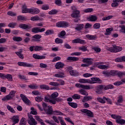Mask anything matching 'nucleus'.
Segmentation results:
<instances>
[{"label": "nucleus", "instance_id": "obj_1", "mask_svg": "<svg viewBox=\"0 0 125 125\" xmlns=\"http://www.w3.org/2000/svg\"><path fill=\"white\" fill-rule=\"evenodd\" d=\"M42 105L43 108H42L41 104H37V106L40 111H43V110H44L47 115H51V114H52V106L50 105L47 106V104H46L45 103H43Z\"/></svg>", "mask_w": 125, "mask_h": 125}, {"label": "nucleus", "instance_id": "obj_2", "mask_svg": "<svg viewBox=\"0 0 125 125\" xmlns=\"http://www.w3.org/2000/svg\"><path fill=\"white\" fill-rule=\"evenodd\" d=\"M107 50H109V51H110V52H114L116 53V52H120V51H122V50H123V48L116 45H113L111 47H107Z\"/></svg>", "mask_w": 125, "mask_h": 125}, {"label": "nucleus", "instance_id": "obj_3", "mask_svg": "<svg viewBox=\"0 0 125 125\" xmlns=\"http://www.w3.org/2000/svg\"><path fill=\"white\" fill-rule=\"evenodd\" d=\"M16 92L15 91H12L8 95L5 96L2 99V101L11 100V99L14 98Z\"/></svg>", "mask_w": 125, "mask_h": 125}, {"label": "nucleus", "instance_id": "obj_4", "mask_svg": "<svg viewBox=\"0 0 125 125\" xmlns=\"http://www.w3.org/2000/svg\"><path fill=\"white\" fill-rule=\"evenodd\" d=\"M72 10H74L73 13L71 14V17L73 18H79L80 17V11L77 10L76 6H72L71 7Z\"/></svg>", "mask_w": 125, "mask_h": 125}, {"label": "nucleus", "instance_id": "obj_5", "mask_svg": "<svg viewBox=\"0 0 125 125\" xmlns=\"http://www.w3.org/2000/svg\"><path fill=\"white\" fill-rule=\"evenodd\" d=\"M48 97H50V95H47V96H45L44 97V101L45 102H49V103H51L52 104H56V102L57 101V100L56 99H49Z\"/></svg>", "mask_w": 125, "mask_h": 125}, {"label": "nucleus", "instance_id": "obj_6", "mask_svg": "<svg viewBox=\"0 0 125 125\" xmlns=\"http://www.w3.org/2000/svg\"><path fill=\"white\" fill-rule=\"evenodd\" d=\"M28 116L29 117V119L28 120V123L29 124V125H37V123L36 121V120H35V119H34V118L33 117V116L30 114H28Z\"/></svg>", "mask_w": 125, "mask_h": 125}, {"label": "nucleus", "instance_id": "obj_7", "mask_svg": "<svg viewBox=\"0 0 125 125\" xmlns=\"http://www.w3.org/2000/svg\"><path fill=\"white\" fill-rule=\"evenodd\" d=\"M56 26L59 28H65L69 26V23L65 21H59L57 23Z\"/></svg>", "mask_w": 125, "mask_h": 125}, {"label": "nucleus", "instance_id": "obj_8", "mask_svg": "<svg viewBox=\"0 0 125 125\" xmlns=\"http://www.w3.org/2000/svg\"><path fill=\"white\" fill-rule=\"evenodd\" d=\"M102 64H103V62L97 63V67L99 69H102V70H104L105 69H109V68H110V66H109V65H104Z\"/></svg>", "mask_w": 125, "mask_h": 125}, {"label": "nucleus", "instance_id": "obj_9", "mask_svg": "<svg viewBox=\"0 0 125 125\" xmlns=\"http://www.w3.org/2000/svg\"><path fill=\"white\" fill-rule=\"evenodd\" d=\"M11 120L13 123L12 125H16V124H18L19 123V116L18 115L13 116Z\"/></svg>", "mask_w": 125, "mask_h": 125}, {"label": "nucleus", "instance_id": "obj_10", "mask_svg": "<svg viewBox=\"0 0 125 125\" xmlns=\"http://www.w3.org/2000/svg\"><path fill=\"white\" fill-rule=\"evenodd\" d=\"M20 96L25 104H26V105H29V104H31V102L26 96H25V95L21 94L20 95Z\"/></svg>", "mask_w": 125, "mask_h": 125}, {"label": "nucleus", "instance_id": "obj_11", "mask_svg": "<svg viewBox=\"0 0 125 125\" xmlns=\"http://www.w3.org/2000/svg\"><path fill=\"white\" fill-rule=\"evenodd\" d=\"M72 69V68L71 66L67 67V71H69V73L70 74L71 76H79V72L76 70H71Z\"/></svg>", "mask_w": 125, "mask_h": 125}, {"label": "nucleus", "instance_id": "obj_12", "mask_svg": "<svg viewBox=\"0 0 125 125\" xmlns=\"http://www.w3.org/2000/svg\"><path fill=\"white\" fill-rule=\"evenodd\" d=\"M98 82H100V79L97 77L91 78V80L90 79H89V83L90 84H93L94 83H96Z\"/></svg>", "mask_w": 125, "mask_h": 125}, {"label": "nucleus", "instance_id": "obj_13", "mask_svg": "<svg viewBox=\"0 0 125 125\" xmlns=\"http://www.w3.org/2000/svg\"><path fill=\"white\" fill-rule=\"evenodd\" d=\"M81 112L82 113H84V114H86L88 117H93V113H92V112L85 109H83L81 110Z\"/></svg>", "mask_w": 125, "mask_h": 125}, {"label": "nucleus", "instance_id": "obj_14", "mask_svg": "<svg viewBox=\"0 0 125 125\" xmlns=\"http://www.w3.org/2000/svg\"><path fill=\"white\" fill-rule=\"evenodd\" d=\"M73 43H80L81 44H85L86 42L85 41L80 39H75L72 41Z\"/></svg>", "mask_w": 125, "mask_h": 125}, {"label": "nucleus", "instance_id": "obj_15", "mask_svg": "<svg viewBox=\"0 0 125 125\" xmlns=\"http://www.w3.org/2000/svg\"><path fill=\"white\" fill-rule=\"evenodd\" d=\"M29 13L33 15L38 14V13H40V10L37 8H30Z\"/></svg>", "mask_w": 125, "mask_h": 125}, {"label": "nucleus", "instance_id": "obj_16", "mask_svg": "<svg viewBox=\"0 0 125 125\" xmlns=\"http://www.w3.org/2000/svg\"><path fill=\"white\" fill-rule=\"evenodd\" d=\"M18 65L19 66H22L23 67H33V64L22 62H18Z\"/></svg>", "mask_w": 125, "mask_h": 125}, {"label": "nucleus", "instance_id": "obj_17", "mask_svg": "<svg viewBox=\"0 0 125 125\" xmlns=\"http://www.w3.org/2000/svg\"><path fill=\"white\" fill-rule=\"evenodd\" d=\"M104 88V87H103V85H102L97 86L96 87V93H98V94H101V93H103L102 90H103Z\"/></svg>", "mask_w": 125, "mask_h": 125}, {"label": "nucleus", "instance_id": "obj_18", "mask_svg": "<svg viewBox=\"0 0 125 125\" xmlns=\"http://www.w3.org/2000/svg\"><path fill=\"white\" fill-rule=\"evenodd\" d=\"M92 61H93V60L91 58H85L82 61L83 63H86V64H87L89 66L92 64Z\"/></svg>", "mask_w": 125, "mask_h": 125}, {"label": "nucleus", "instance_id": "obj_19", "mask_svg": "<svg viewBox=\"0 0 125 125\" xmlns=\"http://www.w3.org/2000/svg\"><path fill=\"white\" fill-rule=\"evenodd\" d=\"M64 63L61 62H59L56 63L55 67L56 69H62V68L64 67Z\"/></svg>", "mask_w": 125, "mask_h": 125}, {"label": "nucleus", "instance_id": "obj_20", "mask_svg": "<svg viewBox=\"0 0 125 125\" xmlns=\"http://www.w3.org/2000/svg\"><path fill=\"white\" fill-rule=\"evenodd\" d=\"M54 77L56 78H60L62 79L63 78H65V73L63 72H60L58 73L55 74Z\"/></svg>", "mask_w": 125, "mask_h": 125}, {"label": "nucleus", "instance_id": "obj_21", "mask_svg": "<svg viewBox=\"0 0 125 125\" xmlns=\"http://www.w3.org/2000/svg\"><path fill=\"white\" fill-rule=\"evenodd\" d=\"M33 58L35 59H45V56L44 55H39L37 54H34L33 55Z\"/></svg>", "mask_w": 125, "mask_h": 125}, {"label": "nucleus", "instance_id": "obj_22", "mask_svg": "<svg viewBox=\"0 0 125 125\" xmlns=\"http://www.w3.org/2000/svg\"><path fill=\"white\" fill-rule=\"evenodd\" d=\"M20 28H21V29H24V30H26L27 29H31L32 27L31 26V25L29 24H20L19 25Z\"/></svg>", "mask_w": 125, "mask_h": 125}, {"label": "nucleus", "instance_id": "obj_23", "mask_svg": "<svg viewBox=\"0 0 125 125\" xmlns=\"http://www.w3.org/2000/svg\"><path fill=\"white\" fill-rule=\"evenodd\" d=\"M42 38V36L40 35H35L32 37V42H40V39Z\"/></svg>", "mask_w": 125, "mask_h": 125}, {"label": "nucleus", "instance_id": "obj_24", "mask_svg": "<svg viewBox=\"0 0 125 125\" xmlns=\"http://www.w3.org/2000/svg\"><path fill=\"white\" fill-rule=\"evenodd\" d=\"M124 0H113V2L111 4L112 7H116L119 5L118 2H122L124 1Z\"/></svg>", "mask_w": 125, "mask_h": 125}, {"label": "nucleus", "instance_id": "obj_25", "mask_svg": "<svg viewBox=\"0 0 125 125\" xmlns=\"http://www.w3.org/2000/svg\"><path fill=\"white\" fill-rule=\"evenodd\" d=\"M31 21H43V19L40 18L38 16L32 17L30 19Z\"/></svg>", "mask_w": 125, "mask_h": 125}, {"label": "nucleus", "instance_id": "obj_26", "mask_svg": "<svg viewBox=\"0 0 125 125\" xmlns=\"http://www.w3.org/2000/svg\"><path fill=\"white\" fill-rule=\"evenodd\" d=\"M93 97L91 96H84L82 100V102L85 103V102H87V101H89V100H91L93 99Z\"/></svg>", "mask_w": 125, "mask_h": 125}, {"label": "nucleus", "instance_id": "obj_27", "mask_svg": "<svg viewBox=\"0 0 125 125\" xmlns=\"http://www.w3.org/2000/svg\"><path fill=\"white\" fill-rule=\"evenodd\" d=\"M97 19H98L97 16H93V15L90 16L88 18V20L89 21H90L91 22H95V21H96Z\"/></svg>", "mask_w": 125, "mask_h": 125}, {"label": "nucleus", "instance_id": "obj_28", "mask_svg": "<svg viewBox=\"0 0 125 125\" xmlns=\"http://www.w3.org/2000/svg\"><path fill=\"white\" fill-rule=\"evenodd\" d=\"M22 13H30V8H27L26 5H23L22 7Z\"/></svg>", "mask_w": 125, "mask_h": 125}, {"label": "nucleus", "instance_id": "obj_29", "mask_svg": "<svg viewBox=\"0 0 125 125\" xmlns=\"http://www.w3.org/2000/svg\"><path fill=\"white\" fill-rule=\"evenodd\" d=\"M4 79H7L9 82H12L13 81V77L9 74H5Z\"/></svg>", "mask_w": 125, "mask_h": 125}, {"label": "nucleus", "instance_id": "obj_30", "mask_svg": "<svg viewBox=\"0 0 125 125\" xmlns=\"http://www.w3.org/2000/svg\"><path fill=\"white\" fill-rule=\"evenodd\" d=\"M116 123H117V124H120V125H125V120L122 119V117L119 116V118L116 120Z\"/></svg>", "mask_w": 125, "mask_h": 125}, {"label": "nucleus", "instance_id": "obj_31", "mask_svg": "<svg viewBox=\"0 0 125 125\" xmlns=\"http://www.w3.org/2000/svg\"><path fill=\"white\" fill-rule=\"evenodd\" d=\"M80 83H89V79H81L78 80Z\"/></svg>", "mask_w": 125, "mask_h": 125}, {"label": "nucleus", "instance_id": "obj_32", "mask_svg": "<svg viewBox=\"0 0 125 125\" xmlns=\"http://www.w3.org/2000/svg\"><path fill=\"white\" fill-rule=\"evenodd\" d=\"M106 97H103V98H98L97 100L100 102V103H102L103 104H105L106 103Z\"/></svg>", "mask_w": 125, "mask_h": 125}, {"label": "nucleus", "instance_id": "obj_33", "mask_svg": "<svg viewBox=\"0 0 125 125\" xmlns=\"http://www.w3.org/2000/svg\"><path fill=\"white\" fill-rule=\"evenodd\" d=\"M115 62H125V56L118 58L115 60Z\"/></svg>", "mask_w": 125, "mask_h": 125}, {"label": "nucleus", "instance_id": "obj_34", "mask_svg": "<svg viewBox=\"0 0 125 125\" xmlns=\"http://www.w3.org/2000/svg\"><path fill=\"white\" fill-rule=\"evenodd\" d=\"M82 88H83V89H87V90L92 89V88H93V86H92L90 85L83 84Z\"/></svg>", "mask_w": 125, "mask_h": 125}, {"label": "nucleus", "instance_id": "obj_35", "mask_svg": "<svg viewBox=\"0 0 125 125\" xmlns=\"http://www.w3.org/2000/svg\"><path fill=\"white\" fill-rule=\"evenodd\" d=\"M79 92L80 93V94H82V95H88V93L86 92L85 90H84L83 89H81L79 90Z\"/></svg>", "mask_w": 125, "mask_h": 125}, {"label": "nucleus", "instance_id": "obj_36", "mask_svg": "<svg viewBox=\"0 0 125 125\" xmlns=\"http://www.w3.org/2000/svg\"><path fill=\"white\" fill-rule=\"evenodd\" d=\"M68 105H69V106H70V107H72V108H74L75 109L78 107V104L76 103L68 102Z\"/></svg>", "mask_w": 125, "mask_h": 125}, {"label": "nucleus", "instance_id": "obj_37", "mask_svg": "<svg viewBox=\"0 0 125 125\" xmlns=\"http://www.w3.org/2000/svg\"><path fill=\"white\" fill-rule=\"evenodd\" d=\"M85 37L88 40H90V41L95 40L96 39L95 36L90 35L89 34L86 35Z\"/></svg>", "mask_w": 125, "mask_h": 125}, {"label": "nucleus", "instance_id": "obj_38", "mask_svg": "<svg viewBox=\"0 0 125 125\" xmlns=\"http://www.w3.org/2000/svg\"><path fill=\"white\" fill-rule=\"evenodd\" d=\"M83 24H80L77 25V27H75V29H76L77 31H80V30L83 28Z\"/></svg>", "mask_w": 125, "mask_h": 125}, {"label": "nucleus", "instance_id": "obj_39", "mask_svg": "<svg viewBox=\"0 0 125 125\" xmlns=\"http://www.w3.org/2000/svg\"><path fill=\"white\" fill-rule=\"evenodd\" d=\"M28 87L32 89H38V88H39V85H37L36 84L29 85Z\"/></svg>", "mask_w": 125, "mask_h": 125}, {"label": "nucleus", "instance_id": "obj_40", "mask_svg": "<svg viewBox=\"0 0 125 125\" xmlns=\"http://www.w3.org/2000/svg\"><path fill=\"white\" fill-rule=\"evenodd\" d=\"M57 12H58V11L57 10L53 9V10H51V11H49L48 14H49L50 15H54L56 14V13H57Z\"/></svg>", "mask_w": 125, "mask_h": 125}, {"label": "nucleus", "instance_id": "obj_41", "mask_svg": "<svg viewBox=\"0 0 125 125\" xmlns=\"http://www.w3.org/2000/svg\"><path fill=\"white\" fill-rule=\"evenodd\" d=\"M17 25V23L16 22H11L8 25L9 28H12V29H14Z\"/></svg>", "mask_w": 125, "mask_h": 125}, {"label": "nucleus", "instance_id": "obj_42", "mask_svg": "<svg viewBox=\"0 0 125 125\" xmlns=\"http://www.w3.org/2000/svg\"><path fill=\"white\" fill-rule=\"evenodd\" d=\"M58 119L59 121H60V124L61 125H67L66 123H65V121L63 120V117L59 116Z\"/></svg>", "mask_w": 125, "mask_h": 125}, {"label": "nucleus", "instance_id": "obj_43", "mask_svg": "<svg viewBox=\"0 0 125 125\" xmlns=\"http://www.w3.org/2000/svg\"><path fill=\"white\" fill-rule=\"evenodd\" d=\"M30 114L32 115H38V112L37 111V109H35L34 107L31 108Z\"/></svg>", "mask_w": 125, "mask_h": 125}, {"label": "nucleus", "instance_id": "obj_44", "mask_svg": "<svg viewBox=\"0 0 125 125\" xmlns=\"http://www.w3.org/2000/svg\"><path fill=\"white\" fill-rule=\"evenodd\" d=\"M40 87L41 88V89H46L47 90L49 89V87L48 85L45 84L40 85Z\"/></svg>", "mask_w": 125, "mask_h": 125}, {"label": "nucleus", "instance_id": "obj_45", "mask_svg": "<svg viewBox=\"0 0 125 125\" xmlns=\"http://www.w3.org/2000/svg\"><path fill=\"white\" fill-rule=\"evenodd\" d=\"M26 18L23 16H18V21H25Z\"/></svg>", "mask_w": 125, "mask_h": 125}, {"label": "nucleus", "instance_id": "obj_46", "mask_svg": "<svg viewBox=\"0 0 125 125\" xmlns=\"http://www.w3.org/2000/svg\"><path fill=\"white\" fill-rule=\"evenodd\" d=\"M42 10H48L49 9V5L47 4H44L42 6Z\"/></svg>", "mask_w": 125, "mask_h": 125}, {"label": "nucleus", "instance_id": "obj_47", "mask_svg": "<svg viewBox=\"0 0 125 125\" xmlns=\"http://www.w3.org/2000/svg\"><path fill=\"white\" fill-rule=\"evenodd\" d=\"M41 50H43V47L42 46H36L35 47V51H40Z\"/></svg>", "mask_w": 125, "mask_h": 125}, {"label": "nucleus", "instance_id": "obj_48", "mask_svg": "<svg viewBox=\"0 0 125 125\" xmlns=\"http://www.w3.org/2000/svg\"><path fill=\"white\" fill-rule=\"evenodd\" d=\"M42 96H37L35 97V101H36V102H42Z\"/></svg>", "mask_w": 125, "mask_h": 125}, {"label": "nucleus", "instance_id": "obj_49", "mask_svg": "<svg viewBox=\"0 0 125 125\" xmlns=\"http://www.w3.org/2000/svg\"><path fill=\"white\" fill-rule=\"evenodd\" d=\"M7 108L9 111H10L11 113L13 114L15 113V110L13 109V107H11L10 105H7Z\"/></svg>", "mask_w": 125, "mask_h": 125}, {"label": "nucleus", "instance_id": "obj_50", "mask_svg": "<svg viewBox=\"0 0 125 125\" xmlns=\"http://www.w3.org/2000/svg\"><path fill=\"white\" fill-rule=\"evenodd\" d=\"M54 32L52 30H47L45 32V34L46 36H50V35H52Z\"/></svg>", "mask_w": 125, "mask_h": 125}, {"label": "nucleus", "instance_id": "obj_51", "mask_svg": "<svg viewBox=\"0 0 125 125\" xmlns=\"http://www.w3.org/2000/svg\"><path fill=\"white\" fill-rule=\"evenodd\" d=\"M15 53L19 56V58H21V59H24V55L23 54L21 53V52H16Z\"/></svg>", "mask_w": 125, "mask_h": 125}, {"label": "nucleus", "instance_id": "obj_52", "mask_svg": "<svg viewBox=\"0 0 125 125\" xmlns=\"http://www.w3.org/2000/svg\"><path fill=\"white\" fill-rule=\"evenodd\" d=\"M55 42H56L58 44H59L60 43H63V40L59 38H56L55 40Z\"/></svg>", "mask_w": 125, "mask_h": 125}, {"label": "nucleus", "instance_id": "obj_53", "mask_svg": "<svg viewBox=\"0 0 125 125\" xmlns=\"http://www.w3.org/2000/svg\"><path fill=\"white\" fill-rule=\"evenodd\" d=\"M13 40L15 41V42H21L22 39L20 37H14Z\"/></svg>", "mask_w": 125, "mask_h": 125}, {"label": "nucleus", "instance_id": "obj_54", "mask_svg": "<svg viewBox=\"0 0 125 125\" xmlns=\"http://www.w3.org/2000/svg\"><path fill=\"white\" fill-rule=\"evenodd\" d=\"M52 119L53 121L55 122V123H56L57 124H59V118H58L56 116H53Z\"/></svg>", "mask_w": 125, "mask_h": 125}, {"label": "nucleus", "instance_id": "obj_55", "mask_svg": "<svg viewBox=\"0 0 125 125\" xmlns=\"http://www.w3.org/2000/svg\"><path fill=\"white\" fill-rule=\"evenodd\" d=\"M65 35L66 32H65V31H62L60 33L58 36L59 38H61L62 39V38H63L64 36H65Z\"/></svg>", "mask_w": 125, "mask_h": 125}, {"label": "nucleus", "instance_id": "obj_56", "mask_svg": "<svg viewBox=\"0 0 125 125\" xmlns=\"http://www.w3.org/2000/svg\"><path fill=\"white\" fill-rule=\"evenodd\" d=\"M123 101H124V98L123 97V96L122 95L119 96L118 98L117 102L118 103H122Z\"/></svg>", "mask_w": 125, "mask_h": 125}, {"label": "nucleus", "instance_id": "obj_57", "mask_svg": "<svg viewBox=\"0 0 125 125\" xmlns=\"http://www.w3.org/2000/svg\"><path fill=\"white\" fill-rule=\"evenodd\" d=\"M93 76V74H90V73H84L83 74V78H90V77H92Z\"/></svg>", "mask_w": 125, "mask_h": 125}, {"label": "nucleus", "instance_id": "obj_58", "mask_svg": "<svg viewBox=\"0 0 125 125\" xmlns=\"http://www.w3.org/2000/svg\"><path fill=\"white\" fill-rule=\"evenodd\" d=\"M112 31H113V28H108L106 29V33L105 35H109L112 32Z\"/></svg>", "mask_w": 125, "mask_h": 125}, {"label": "nucleus", "instance_id": "obj_59", "mask_svg": "<svg viewBox=\"0 0 125 125\" xmlns=\"http://www.w3.org/2000/svg\"><path fill=\"white\" fill-rule=\"evenodd\" d=\"M113 18V16H108L102 19L103 21H107V20H110Z\"/></svg>", "mask_w": 125, "mask_h": 125}, {"label": "nucleus", "instance_id": "obj_60", "mask_svg": "<svg viewBox=\"0 0 125 125\" xmlns=\"http://www.w3.org/2000/svg\"><path fill=\"white\" fill-rule=\"evenodd\" d=\"M73 99H80L81 98V95L78 94H75L72 96Z\"/></svg>", "mask_w": 125, "mask_h": 125}, {"label": "nucleus", "instance_id": "obj_61", "mask_svg": "<svg viewBox=\"0 0 125 125\" xmlns=\"http://www.w3.org/2000/svg\"><path fill=\"white\" fill-rule=\"evenodd\" d=\"M58 95H59L58 93L57 92H55L51 94V97L52 98L56 99V97H58Z\"/></svg>", "mask_w": 125, "mask_h": 125}, {"label": "nucleus", "instance_id": "obj_62", "mask_svg": "<svg viewBox=\"0 0 125 125\" xmlns=\"http://www.w3.org/2000/svg\"><path fill=\"white\" fill-rule=\"evenodd\" d=\"M112 88H114V85H112V84H109L107 86H105L104 87V89L105 90L107 89H111Z\"/></svg>", "mask_w": 125, "mask_h": 125}, {"label": "nucleus", "instance_id": "obj_63", "mask_svg": "<svg viewBox=\"0 0 125 125\" xmlns=\"http://www.w3.org/2000/svg\"><path fill=\"white\" fill-rule=\"evenodd\" d=\"M101 26L100 23H96L93 25L94 29H99Z\"/></svg>", "mask_w": 125, "mask_h": 125}, {"label": "nucleus", "instance_id": "obj_64", "mask_svg": "<svg viewBox=\"0 0 125 125\" xmlns=\"http://www.w3.org/2000/svg\"><path fill=\"white\" fill-rule=\"evenodd\" d=\"M116 74L117 72L116 71V70H111L109 72V76H116Z\"/></svg>", "mask_w": 125, "mask_h": 125}]
</instances>
